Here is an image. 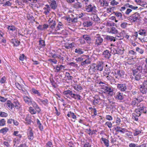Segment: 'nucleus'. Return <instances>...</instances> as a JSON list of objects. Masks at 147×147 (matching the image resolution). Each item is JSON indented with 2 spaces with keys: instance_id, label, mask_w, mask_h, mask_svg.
Listing matches in <instances>:
<instances>
[{
  "instance_id": "5",
  "label": "nucleus",
  "mask_w": 147,
  "mask_h": 147,
  "mask_svg": "<svg viewBox=\"0 0 147 147\" xmlns=\"http://www.w3.org/2000/svg\"><path fill=\"white\" fill-rule=\"evenodd\" d=\"M143 66L142 65L138 66L136 68L132 70V73L136 74V73H142Z\"/></svg>"
},
{
  "instance_id": "59",
  "label": "nucleus",
  "mask_w": 147,
  "mask_h": 147,
  "mask_svg": "<svg viewBox=\"0 0 147 147\" xmlns=\"http://www.w3.org/2000/svg\"><path fill=\"white\" fill-rule=\"evenodd\" d=\"M61 69V68H60L59 67V65H57L56 66L55 69L54 71L55 72H58Z\"/></svg>"
},
{
  "instance_id": "27",
  "label": "nucleus",
  "mask_w": 147,
  "mask_h": 147,
  "mask_svg": "<svg viewBox=\"0 0 147 147\" xmlns=\"http://www.w3.org/2000/svg\"><path fill=\"white\" fill-rule=\"evenodd\" d=\"M136 114L135 113H133L132 114V118L133 119H134L135 121H138V117L141 115L140 114Z\"/></svg>"
},
{
  "instance_id": "46",
  "label": "nucleus",
  "mask_w": 147,
  "mask_h": 147,
  "mask_svg": "<svg viewBox=\"0 0 147 147\" xmlns=\"http://www.w3.org/2000/svg\"><path fill=\"white\" fill-rule=\"evenodd\" d=\"M38 100L41 102L43 105H46L48 104V100L46 99L43 100L40 98H38Z\"/></svg>"
},
{
  "instance_id": "47",
  "label": "nucleus",
  "mask_w": 147,
  "mask_h": 147,
  "mask_svg": "<svg viewBox=\"0 0 147 147\" xmlns=\"http://www.w3.org/2000/svg\"><path fill=\"white\" fill-rule=\"evenodd\" d=\"M8 116L7 113L1 111L0 112V116L1 117H6Z\"/></svg>"
},
{
  "instance_id": "54",
  "label": "nucleus",
  "mask_w": 147,
  "mask_h": 147,
  "mask_svg": "<svg viewBox=\"0 0 147 147\" xmlns=\"http://www.w3.org/2000/svg\"><path fill=\"white\" fill-rule=\"evenodd\" d=\"M66 76L68 80H72L73 78V77L70 75V74L69 73H66Z\"/></svg>"
},
{
  "instance_id": "55",
  "label": "nucleus",
  "mask_w": 147,
  "mask_h": 147,
  "mask_svg": "<svg viewBox=\"0 0 147 147\" xmlns=\"http://www.w3.org/2000/svg\"><path fill=\"white\" fill-rule=\"evenodd\" d=\"M127 24V23L124 22L121 24L120 26L122 28H125L126 27Z\"/></svg>"
},
{
  "instance_id": "28",
  "label": "nucleus",
  "mask_w": 147,
  "mask_h": 147,
  "mask_svg": "<svg viewBox=\"0 0 147 147\" xmlns=\"http://www.w3.org/2000/svg\"><path fill=\"white\" fill-rule=\"evenodd\" d=\"M140 90L142 93H145L147 91V88L144 87L142 85H141L140 86Z\"/></svg>"
},
{
  "instance_id": "3",
  "label": "nucleus",
  "mask_w": 147,
  "mask_h": 147,
  "mask_svg": "<svg viewBox=\"0 0 147 147\" xmlns=\"http://www.w3.org/2000/svg\"><path fill=\"white\" fill-rule=\"evenodd\" d=\"M95 44L97 45H99L101 44L103 39L101 37L99 34H97L95 37Z\"/></svg>"
},
{
  "instance_id": "7",
  "label": "nucleus",
  "mask_w": 147,
  "mask_h": 147,
  "mask_svg": "<svg viewBox=\"0 0 147 147\" xmlns=\"http://www.w3.org/2000/svg\"><path fill=\"white\" fill-rule=\"evenodd\" d=\"M95 65L96 67V69L98 70V71H102L104 67L103 62L102 61H99L98 63L97 64H96Z\"/></svg>"
},
{
  "instance_id": "22",
  "label": "nucleus",
  "mask_w": 147,
  "mask_h": 147,
  "mask_svg": "<svg viewBox=\"0 0 147 147\" xmlns=\"http://www.w3.org/2000/svg\"><path fill=\"white\" fill-rule=\"evenodd\" d=\"M134 59L132 57L129 58L127 59L126 63H127L129 65H133L135 63V61L134 60Z\"/></svg>"
},
{
  "instance_id": "57",
  "label": "nucleus",
  "mask_w": 147,
  "mask_h": 147,
  "mask_svg": "<svg viewBox=\"0 0 147 147\" xmlns=\"http://www.w3.org/2000/svg\"><path fill=\"white\" fill-rule=\"evenodd\" d=\"M56 25V22H54L53 23L49 25L50 26V28L52 29H53L55 27V26Z\"/></svg>"
},
{
  "instance_id": "53",
  "label": "nucleus",
  "mask_w": 147,
  "mask_h": 147,
  "mask_svg": "<svg viewBox=\"0 0 147 147\" xmlns=\"http://www.w3.org/2000/svg\"><path fill=\"white\" fill-rule=\"evenodd\" d=\"M128 5H129V7L134 10H136L138 8L137 6H134L132 5H129V4L128 3L126 5V6H127Z\"/></svg>"
},
{
  "instance_id": "23",
  "label": "nucleus",
  "mask_w": 147,
  "mask_h": 147,
  "mask_svg": "<svg viewBox=\"0 0 147 147\" xmlns=\"http://www.w3.org/2000/svg\"><path fill=\"white\" fill-rule=\"evenodd\" d=\"M113 13L119 19L123 20L122 15L121 13L117 11H113Z\"/></svg>"
},
{
  "instance_id": "43",
  "label": "nucleus",
  "mask_w": 147,
  "mask_h": 147,
  "mask_svg": "<svg viewBox=\"0 0 147 147\" xmlns=\"http://www.w3.org/2000/svg\"><path fill=\"white\" fill-rule=\"evenodd\" d=\"M63 24H61V23L60 22H59V24H58L56 28L55 29L57 31L58 30H61L62 28L61 26H63Z\"/></svg>"
},
{
  "instance_id": "17",
  "label": "nucleus",
  "mask_w": 147,
  "mask_h": 147,
  "mask_svg": "<svg viewBox=\"0 0 147 147\" xmlns=\"http://www.w3.org/2000/svg\"><path fill=\"white\" fill-rule=\"evenodd\" d=\"M133 75L134 76V78L135 80L137 81H139L142 79L141 78V74L142 73H136L135 74L134 73H132Z\"/></svg>"
},
{
  "instance_id": "61",
  "label": "nucleus",
  "mask_w": 147,
  "mask_h": 147,
  "mask_svg": "<svg viewBox=\"0 0 147 147\" xmlns=\"http://www.w3.org/2000/svg\"><path fill=\"white\" fill-rule=\"evenodd\" d=\"M119 4V2L116 1L115 0L112 1L111 2V4L112 5H116Z\"/></svg>"
},
{
  "instance_id": "38",
  "label": "nucleus",
  "mask_w": 147,
  "mask_h": 147,
  "mask_svg": "<svg viewBox=\"0 0 147 147\" xmlns=\"http://www.w3.org/2000/svg\"><path fill=\"white\" fill-rule=\"evenodd\" d=\"M8 130V129L6 127L3 128L0 130V133L5 134Z\"/></svg>"
},
{
  "instance_id": "12",
  "label": "nucleus",
  "mask_w": 147,
  "mask_h": 147,
  "mask_svg": "<svg viewBox=\"0 0 147 147\" xmlns=\"http://www.w3.org/2000/svg\"><path fill=\"white\" fill-rule=\"evenodd\" d=\"M96 64H93L92 65L89 69V71L91 74H93L94 72H96L98 71V70L96 69Z\"/></svg>"
},
{
  "instance_id": "44",
  "label": "nucleus",
  "mask_w": 147,
  "mask_h": 147,
  "mask_svg": "<svg viewBox=\"0 0 147 147\" xmlns=\"http://www.w3.org/2000/svg\"><path fill=\"white\" fill-rule=\"evenodd\" d=\"M72 92V91L71 90H67L65 91H64L63 92V94L64 95H66V97H68L67 96V95L68 94H69L70 96H71Z\"/></svg>"
},
{
  "instance_id": "18",
  "label": "nucleus",
  "mask_w": 147,
  "mask_h": 147,
  "mask_svg": "<svg viewBox=\"0 0 147 147\" xmlns=\"http://www.w3.org/2000/svg\"><path fill=\"white\" fill-rule=\"evenodd\" d=\"M11 42L13 44L14 46L16 47L18 46L20 43V42L19 41L13 38L11 40Z\"/></svg>"
},
{
  "instance_id": "9",
  "label": "nucleus",
  "mask_w": 147,
  "mask_h": 147,
  "mask_svg": "<svg viewBox=\"0 0 147 147\" xmlns=\"http://www.w3.org/2000/svg\"><path fill=\"white\" fill-rule=\"evenodd\" d=\"M31 104L32 105L33 107L38 113H39L41 111V109L36 102L34 101L32 102Z\"/></svg>"
},
{
  "instance_id": "51",
  "label": "nucleus",
  "mask_w": 147,
  "mask_h": 147,
  "mask_svg": "<svg viewBox=\"0 0 147 147\" xmlns=\"http://www.w3.org/2000/svg\"><path fill=\"white\" fill-rule=\"evenodd\" d=\"M136 50L141 54H142L144 51L142 49H141L138 47H137L136 48Z\"/></svg>"
},
{
  "instance_id": "58",
  "label": "nucleus",
  "mask_w": 147,
  "mask_h": 147,
  "mask_svg": "<svg viewBox=\"0 0 147 147\" xmlns=\"http://www.w3.org/2000/svg\"><path fill=\"white\" fill-rule=\"evenodd\" d=\"M46 147H53V144L51 142L48 141L46 144Z\"/></svg>"
},
{
  "instance_id": "56",
  "label": "nucleus",
  "mask_w": 147,
  "mask_h": 147,
  "mask_svg": "<svg viewBox=\"0 0 147 147\" xmlns=\"http://www.w3.org/2000/svg\"><path fill=\"white\" fill-rule=\"evenodd\" d=\"M116 74L117 75L119 76L120 77H121L123 74L122 71H121L120 70H117L116 71Z\"/></svg>"
},
{
  "instance_id": "41",
  "label": "nucleus",
  "mask_w": 147,
  "mask_h": 147,
  "mask_svg": "<svg viewBox=\"0 0 147 147\" xmlns=\"http://www.w3.org/2000/svg\"><path fill=\"white\" fill-rule=\"evenodd\" d=\"M29 111L32 114H35L37 112L32 107H30L29 108Z\"/></svg>"
},
{
  "instance_id": "29",
  "label": "nucleus",
  "mask_w": 147,
  "mask_h": 147,
  "mask_svg": "<svg viewBox=\"0 0 147 147\" xmlns=\"http://www.w3.org/2000/svg\"><path fill=\"white\" fill-rule=\"evenodd\" d=\"M92 25V22L89 21L85 22L83 23V25L84 27H89Z\"/></svg>"
},
{
  "instance_id": "49",
  "label": "nucleus",
  "mask_w": 147,
  "mask_h": 147,
  "mask_svg": "<svg viewBox=\"0 0 147 147\" xmlns=\"http://www.w3.org/2000/svg\"><path fill=\"white\" fill-rule=\"evenodd\" d=\"M5 120L4 119L0 120V126H3L5 125Z\"/></svg>"
},
{
  "instance_id": "37",
  "label": "nucleus",
  "mask_w": 147,
  "mask_h": 147,
  "mask_svg": "<svg viewBox=\"0 0 147 147\" xmlns=\"http://www.w3.org/2000/svg\"><path fill=\"white\" fill-rule=\"evenodd\" d=\"M74 7L76 9H78L81 8L82 7V5L81 3L77 2L74 5Z\"/></svg>"
},
{
  "instance_id": "60",
  "label": "nucleus",
  "mask_w": 147,
  "mask_h": 147,
  "mask_svg": "<svg viewBox=\"0 0 147 147\" xmlns=\"http://www.w3.org/2000/svg\"><path fill=\"white\" fill-rule=\"evenodd\" d=\"M98 103V101L97 99H94L92 101L93 105L95 106L97 105Z\"/></svg>"
},
{
  "instance_id": "1",
  "label": "nucleus",
  "mask_w": 147,
  "mask_h": 147,
  "mask_svg": "<svg viewBox=\"0 0 147 147\" xmlns=\"http://www.w3.org/2000/svg\"><path fill=\"white\" fill-rule=\"evenodd\" d=\"M138 107V108L136 109L135 110V112L137 114H140L141 115L142 113H146L147 109L143 104H140Z\"/></svg>"
},
{
  "instance_id": "4",
  "label": "nucleus",
  "mask_w": 147,
  "mask_h": 147,
  "mask_svg": "<svg viewBox=\"0 0 147 147\" xmlns=\"http://www.w3.org/2000/svg\"><path fill=\"white\" fill-rule=\"evenodd\" d=\"M103 89L104 90V92L112 96L113 94V88L110 86H104Z\"/></svg>"
},
{
  "instance_id": "40",
  "label": "nucleus",
  "mask_w": 147,
  "mask_h": 147,
  "mask_svg": "<svg viewBox=\"0 0 147 147\" xmlns=\"http://www.w3.org/2000/svg\"><path fill=\"white\" fill-rule=\"evenodd\" d=\"M90 62V59H89L87 58V59H86L85 61L82 62L81 63V65H83L85 64H89Z\"/></svg>"
},
{
  "instance_id": "19",
  "label": "nucleus",
  "mask_w": 147,
  "mask_h": 147,
  "mask_svg": "<svg viewBox=\"0 0 147 147\" xmlns=\"http://www.w3.org/2000/svg\"><path fill=\"white\" fill-rule=\"evenodd\" d=\"M31 116L28 114L25 119V120L26 122V123L28 125L30 124L32 122L31 119Z\"/></svg>"
},
{
  "instance_id": "6",
  "label": "nucleus",
  "mask_w": 147,
  "mask_h": 147,
  "mask_svg": "<svg viewBox=\"0 0 147 147\" xmlns=\"http://www.w3.org/2000/svg\"><path fill=\"white\" fill-rule=\"evenodd\" d=\"M117 88L121 91H125L127 89L126 85L125 84H118L117 85Z\"/></svg>"
},
{
  "instance_id": "35",
  "label": "nucleus",
  "mask_w": 147,
  "mask_h": 147,
  "mask_svg": "<svg viewBox=\"0 0 147 147\" xmlns=\"http://www.w3.org/2000/svg\"><path fill=\"white\" fill-rule=\"evenodd\" d=\"M31 91L34 94H37L38 96H40L41 94L38 91L34 88H32L31 89Z\"/></svg>"
},
{
  "instance_id": "16",
  "label": "nucleus",
  "mask_w": 147,
  "mask_h": 147,
  "mask_svg": "<svg viewBox=\"0 0 147 147\" xmlns=\"http://www.w3.org/2000/svg\"><path fill=\"white\" fill-rule=\"evenodd\" d=\"M83 38L86 40L88 43L90 44L91 43L92 39L88 35H84L83 36Z\"/></svg>"
},
{
  "instance_id": "20",
  "label": "nucleus",
  "mask_w": 147,
  "mask_h": 147,
  "mask_svg": "<svg viewBox=\"0 0 147 147\" xmlns=\"http://www.w3.org/2000/svg\"><path fill=\"white\" fill-rule=\"evenodd\" d=\"M103 55L104 57L107 59L109 58L111 56V54L109 51L107 50L103 51Z\"/></svg>"
},
{
  "instance_id": "48",
  "label": "nucleus",
  "mask_w": 147,
  "mask_h": 147,
  "mask_svg": "<svg viewBox=\"0 0 147 147\" xmlns=\"http://www.w3.org/2000/svg\"><path fill=\"white\" fill-rule=\"evenodd\" d=\"M3 6H10L11 5V3L10 2L9 0L8 1H6L4 3H3Z\"/></svg>"
},
{
  "instance_id": "50",
  "label": "nucleus",
  "mask_w": 147,
  "mask_h": 147,
  "mask_svg": "<svg viewBox=\"0 0 147 147\" xmlns=\"http://www.w3.org/2000/svg\"><path fill=\"white\" fill-rule=\"evenodd\" d=\"M74 88L75 90L78 91H80L82 89V87L79 85L75 86H74Z\"/></svg>"
},
{
  "instance_id": "52",
  "label": "nucleus",
  "mask_w": 147,
  "mask_h": 147,
  "mask_svg": "<svg viewBox=\"0 0 147 147\" xmlns=\"http://www.w3.org/2000/svg\"><path fill=\"white\" fill-rule=\"evenodd\" d=\"M129 147H139V145H138L137 144L134 143H131L129 144Z\"/></svg>"
},
{
  "instance_id": "2",
  "label": "nucleus",
  "mask_w": 147,
  "mask_h": 147,
  "mask_svg": "<svg viewBox=\"0 0 147 147\" xmlns=\"http://www.w3.org/2000/svg\"><path fill=\"white\" fill-rule=\"evenodd\" d=\"M140 14L136 12L128 17L127 19L129 20L132 21L133 22H138L140 20Z\"/></svg>"
},
{
  "instance_id": "8",
  "label": "nucleus",
  "mask_w": 147,
  "mask_h": 147,
  "mask_svg": "<svg viewBox=\"0 0 147 147\" xmlns=\"http://www.w3.org/2000/svg\"><path fill=\"white\" fill-rule=\"evenodd\" d=\"M142 100L139 99L137 98H135L131 102V105L132 106L134 107L138 105V104Z\"/></svg>"
},
{
  "instance_id": "31",
  "label": "nucleus",
  "mask_w": 147,
  "mask_h": 147,
  "mask_svg": "<svg viewBox=\"0 0 147 147\" xmlns=\"http://www.w3.org/2000/svg\"><path fill=\"white\" fill-rule=\"evenodd\" d=\"M124 51V49H121L119 48H117L115 50L116 53H115L119 55H122Z\"/></svg>"
},
{
  "instance_id": "15",
  "label": "nucleus",
  "mask_w": 147,
  "mask_h": 147,
  "mask_svg": "<svg viewBox=\"0 0 147 147\" xmlns=\"http://www.w3.org/2000/svg\"><path fill=\"white\" fill-rule=\"evenodd\" d=\"M96 8V7L95 6H92V5L90 4L86 8V10L88 12H92L93 11L95 10Z\"/></svg>"
},
{
  "instance_id": "34",
  "label": "nucleus",
  "mask_w": 147,
  "mask_h": 147,
  "mask_svg": "<svg viewBox=\"0 0 147 147\" xmlns=\"http://www.w3.org/2000/svg\"><path fill=\"white\" fill-rule=\"evenodd\" d=\"M39 45H40V48L44 47L45 46V41L42 40L41 38H40L39 41Z\"/></svg>"
},
{
  "instance_id": "13",
  "label": "nucleus",
  "mask_w": 147,
  "mask_h": 147,
  "mask_svg": "<svg viewBox=\"0 0 147 147\" xmlns=\"http://www.w3.org/2000/svg\"><path fill=\"white\" fill-rule=\"evenodd\" d=\"M115 130L117 132H120L122 133H124L127 131V130L125 128H122L119 126H117L115 127Z\"/></svg>"
},
{
  "instance_id": "45",
  "label": "nucleus",
  "mask_w": 147,
  "mask_h": 147,
  "mask_svg": "<svg viewBox=\"0 0 147 147\" xmlns=\"http://www.w3.org/2000/svg\"><path fill=\"white\" fill-rule=\"evenodd\" d=\"M123 33H120L119 34H117V35L115 37V39H119L120 40L122 38Z\"/></svg>"
},
{
  "instance_id": "42",
  "label": "nucleus",
  "mask_w": 147,
  "mask_h": 147,
  "mask_svg": "<svg viewBox=\"0 0 147 147\" xmlns=\"http://www.w3.org/2000/svg\"><path fill=\"white\" fill-rule=\"evenodd\" d=\"M14 106H13V108L15 107L17 109H19L20 108V105L18 101L14 102Z\"/></svg>"
},
{
  "instance_id": "10",
  "label": "nucleus",
  "mask_w": 147,
  "mask_h": 147,
  "mask_svg": "<svg viewBox=\"0 0 147 147\" xmlns=\"http://www.w3.org/2000/svg\"><path fill=\"white\" fill-rule=\"evenodd\" d=\"M27 135L28 138L30 140H31L33 139L34 138L33 133L32 131V130L31 128L28 129Z\"/></svg>"
},
{
  "instance_id": "39",
  "label": "nucleus",
  "mask_w": 147,
  "mask_h": 147,
  "mask_svg": "<svg viewBox=\"0 0 147 147\" xmlns=\"http://www.w3.org/2000/svg\"><path fill=\"white\" fill-rule=\"evenodd\" d=\"M75 52L76 53L79 54H82L84 53L83 50L80 48H78L76 49Z\"/></svg>"
},
{
  "instance_id": "14",
  "label": "nucleus",
  "mask_w": 147,
  "mask_h": 147,
  "mask_svg": "<svg viewBox=\"0 0 147 147\" xmlns=\"http://www.w3.org/2000/svg\"><path fill=\"white\" fill-rule=\"evenodd\" d=\"M115 98L116 99L119 100H122L123 99V94L120 92H118L115 95Z\"/></svg>"
},
{
  "instance_id": "30",
  "label": "nucleus",
  "mask_w": 147,
  "mask_h": 147,
  "mask_svg": "<svg viewBox=\"0 0 147 147\" xmlns=\"http://www.w3.org/2000/svg\"><path fill=\"white\" fill-rule=\"evenodd\" d=\"M101 139L105 144V145L106 147H108L109 146V140L103 138H102Z\"/></svg>"
},
{
  "instance_id": "36",
  "label": "nucleus",
  "mask_w": 147,
  "mask_h": 147,
  "mask_svg": "<svg viewBox=\"0 0 147 147\" xmlns=\"http://www.w3.org/2000/svg\"><path fill=\"white\" fill-rule=\"evenodd\" d=\"M7 28L8 30L12 31H14L16 30H17V28L13 25L8 26Z\"/></svg>"
},
{
  "instance_id": "21",
  "label": "nucleus",
  "mask_w": 147,
  "mask_h": 147,
  "mask_svg": "<svg viewBox=\"0 0 147 147\" xmlns=\"http://www.w3.org/2000/svg\"><path fill=\"white\" fill-rule=\"evenodd\" d=\"M109 32L112 34H115L117 33L118 31L116 29L115 27H112L108 30Z\"/></svg>"
},
{
  "instance_id": "26",
  "label": "nucleus",
  "mask_w": 147,
  "mask_h": 147,
  "mask_svg": "<svg viewBox=\"0 0 147 147\" xmlns=\"http://www.w3.org/2000/svg\"><path fill=\"white\" fill-rule=\"evenodd\" d=\"M50 6L52 9H55L57 7L56 1L54 0L51 1V3L50 4Z\"/></svg>"
},
{
  "instance_id": "24",
  "label": "nucleus",
  "mask_w": 147,
  "mask_h": 147,
  "mask_svg": "<svg viewBox=\"0 0 147 147\" xmlns=\"http://www.w3.org/2000/svg\"><path fill=\"white\" fill-rule=\"evenodd\" d=\"M105 39L109 41H115L116 40L115 37L110 36L107 35L105 38Z\"/></svg>"
},
{
  "instance_id": "25",
  "label": "nucleus",
  "mask_w": 147,
  "mask_h": 147,
  "mask_svg": "<svg viewBox=\"0 0 147 147\" xmlns=\"http://www.w3.org/2000/svg\"><path fill=\"white\" fill-rule=\"evenodd\" d=\"M7 104L8 106L9 109H12L13 108V106H14V103H12L10 100H8L7 101V102L5 103Z\"/></svg>"
},
{
  "instance_id": "62",
  "label": "nucleus",
  "mask_w": 147,
  "mask_h": 147,
  "mask_svg": "<svg viewBox=\"0 0 147 147\" xmlns=\"http://www.w3.org/2000/svg\"><path fill=\"white\" fill-rule=\"evenodd\" d=\"M105 125H107L109 128H111L112 126V123L110 121L106 122Z\"/></svg>"
},
{
  "instance_id": "64",
  "label": "nucleus",
  "mask_w": 147,
  "mask_h": 147,
  "mask_svg": "<svg viewBox=\"0 0 147 147\" xmlns=\"http://www.w3.org/2000/svg\"><path fill=\"white\" fill-rule=\"evenodd\" d=\"M82 97L80 95L77 94L74 99L75 100L77 99L78 100H82Z\"/></svg>"
},
{
  "instance_id": "63",
  "label": "nucleus",
  "mask_w": 147,
  "mask_h": 147,
  "mask_svg": "<svg viewBox=\"0 0 147 147\" xmlns=\"http://www.w3.org/2000/svg\"><path fill=\"white\" fill-rule=\"evenodd\" d=\"M26 57L25 55L24 54L21 55L19 57V59L21 61H23L24 59V57Z\"/></svg>"
},
{
  "instance_id": "33",
  "label": "nucleus",
  "mask_w": 147,
  "mask_h": 147,
  "mask_svg": "<svg viewBox=\"0 0 147 147\" xmlns=\"http://www.w3.org/2000/svg\"><path fill=\"white\" fill-rule=\"evenodd\" d=\"M67 116L69 117H72L74 119H76V115H74V114L71 112H68L67 115Z\"/></svg>"
},
{
  "instance_id": "11",
  "label": "nucleus",
  "mask_w": 147,
  "mask_h": 147,
  "mask_svg": "<svg viewBox=\"0 0 147 147\" xmlns=\"http://www.w3.org/2000/svg\"><path fill=\"white\" fill-rule=\"evenodd\" d=\"M24 100L25 102L28 105H31L32 102V99L30 97H28L27 96L24 97Z\"/></svg>"
},
{
  "instance_id": "32",
  "label": "nucleus",
  "mask_w": 147,
  "mask_h": 147,
  "mask_svg": "<svg viewBox=\"0 0 147 147\" xmlns=\"http://www.w3.org/2000/svg\"><path fill=\"white\" fill-rule=\"evenodd\" d=\"M91 19L92 20L95 22H98L100 20L99 18L96 14H94L93 16H92Z\"/></svg>"
}]
</instances>
